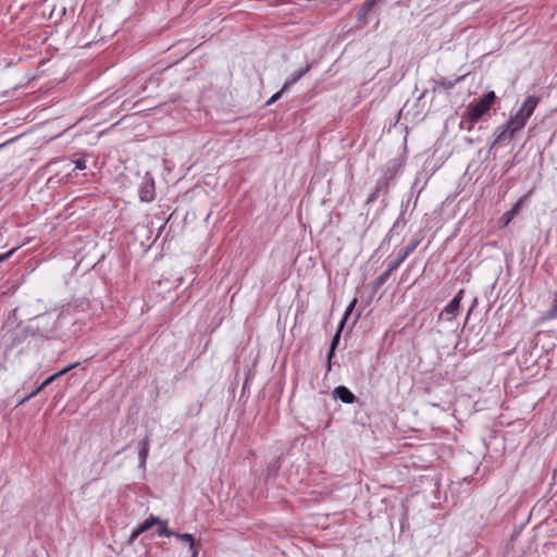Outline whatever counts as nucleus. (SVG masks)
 I'll return each mask as SVG.
<instances>
[{
  "label": "nucleus",
  "instance_id": "nucleus-23",
  "mask_svg": "<svg viewBox=\"0 0 557 557\" xmlns=\"http://www.w3.org/2000/svg\"><path fill=\"white\" fill-rule=\"evenodd\" d=\"M284 91H282V89L280 91H277L276 94H274L268 101H267V106H270L272 103H274L275 101H277L282 95H283Z\"/></svg>",
  "mask_w": 557,
  "mask_h": 557
},
{
  "label": "nucleus",
  "instance_id": "nucleus-4",
  "mask_svg": "<svg viewBox=\"0 0 557 557\" xmlns=\"http://www.w3.org/2000/svg\"><path fill=\"white\" fill-rule=\"evenodd\" d=\"M384 0H367L362 7L359 9V11L357 12V15H356V18H357V22L361 25V26H366L369 24V15L370 13L372 12V10L374 9V7L379 3H382Z\"/></svg>",
  "mask_w": 557,
  "mask_h": 557
},
{
  "label": "nucleus",
  "instance_id": "nucleus-24",
  "mask_svg": "<svg viewBox=\"0 0 557 557\" xmlns=\"http://www.w3.org/2000/svg\"><path fill=\"white\" fill-rule=\"evenodd\" d=\"M75 164V170H84L86 169V161L84 159H77L73 161Z\"/></svg>",
  "mask_w": 557,
  "mask_h": 557
},
{
  "label": "nucleus",
  "instance_id": "nucleus-12",
  "mask_svg": "<svg viewBox=\"0 0 557 557\" xmlns=\"http://www.w3.org/2000/svg\"><path fill=\"white\" fill-rule=\"evenodd\" d=\"M181 541L187 542L189 544V550L191 553V557H197L198 550L195 545L194 536L189 533H177L175 535Z\"/></svg>",
  "mask_w": 557,
  "mask_h": 557
},
{
  "label": "nucleus",
  "instance_id": "nucleus-14",
  "mask_svg": "<svg viewBox=\"0 0 557 557\" xmlns=\"http://www.w3.org/2000/svg\"><path fill=\"white\" fill-rule=\"evenodd\" d=\"M139 461L140 467L145 466L147 457H148V450H149V438L146 436L143 441L139 443Z\"/></svg>",
  "mask_w": 557,
  "mask_h": 557
},
{
  "label": "nucleus",
  "instance_id": "nucleus-9",
  "mask_svg": "<svg viewBox=\"0 0 557 557\" xmlns=\"http://www.w3.org/2000/svg\"><path fill=\"white\" fill-rule=\"evenodd\" d=\"M310 64H306L305 67H301L290 74V76L286 79L282 87V91L288 90L294 84H296L304 75H306L310 71Z\"/></svg>",
  "mask_w": 557,
  "mask_h": 557
},
{
  "label": "nucleus",
  "instance_id": "nucleus-19",
  "mask_svg": "<svg viewBox=\"0 0 557 557\" xmlns=\"http://www.w3.org/2000/svg\"><path fill=\"white\" fill-rule=\"evenodd\" d=\"M529 195H530V193H529V194H527V195H524V196H522V197H521V198H520V199L515 203V206H513L510 210H508V211H509V213H512V216H513V218L518 214V212H519V210L521 209L522 205L527 201V199H528Z\"/></svg>",
  "mask_w": 557,
  "mask_h": 557
},
{
  "label": "nucleus",
  "instance_id": "nucleus-25",
  "mask_svg": "<svg viewBox=\"0 0 557 557\" xmlns=\"http://www.w3.org/2000/svg\"><path fill=\"white\" fill-rule=\"evenodd\" d=\"M15 249H11L10 251L0 255V262L7 260L10 256L14 253Z\"/></svg>",
  "mask_w": 557,
  "mask_h": 557
},
{
  "label": "nucleus",
  "instance_id": "nucleus-10",
  "mask_svg": "<svg viewBox=\"0 0 557 557\" xmlns=\"http://www.w3.org/2000/svg\"><path fill=\"white\" fill-rule=\"evenodd\" d=\"M333 396L344 404H352L356 400V396L346 386H337Z\"/></svg>",
  "mask_w": 557,
  "mask_h": 557
},
{
  "label": "nucleus",
  "instance_id": "nucleus-1",
  "mask_svg": "<svg viewBox=\"0 0 557 557\" xmlns=\"http://www.w3.org/2000/svg\"><path fill=\"white\" fill-rule=\"evenodd\" d=\"M495 92L488 91L484 97L471 101L466 108L461 126H463L465 123H469L468 129H470L485 113L488 112L495 102Z\"/></svg>",
  "mask_w": 557,
  "mask_h": 557
},
{
  "label": "nucleus",
  "instance_id": "nucleus-22",
  "mask_svg": "<svg viewBox=\"0 0 557 557\" xmlns=\"http://www.w3.org/2000/svg\"><path fill=\"white\" fill-rule=\"evenodd\" d=\"M513 219L512 213H509V211H506L503 216L500 218V222L504 226H507L511 220Z\"/></svg>",
  "mask_w": 557,
  "mask_h": 557
},
{
  "label": "nucleus",
  "instance_id": "nucleus-16",
  "mask_svg": "<svg viewBox=\"0 0 557 557\" xmlns=\"http://www.w3.org/2000/svg\"><path fill=\"white\" fill-rule=\"evenodd\" d=\"M395 270H391V264H388L387 269L385 272H383L379 277H376V280L374 281L373 283V286L375 289L380 288L389 277V275L392 274V272H394Z\"/></svg>",
  "mask_w": 557,
  "mask_h": 557
},
{
  "label": "nucleus",
  "instance_id": "nucleus-18",
  "mask_svg": "<svg viewBox=\"0 0 557 557\" xmlns=\"http://www.w3.org/2000/svg\"><path fill=\"white\" fill-rule=\"evenodd\" d=\"M529 195H530V193H529V194H527V195H524V196H522V197H521V198H520V199L515 203V206H513L510 210H508V211H509V213H512V216H513V218L518 214V212H519V210L521 209L522 205L527 201V199H528Z\"/></svg>",
  "mask_w": 557,
  "mask_h": 557
},
{
  "label": "nucleus",
  "instance_id": "nucleus-21",
  "mask_svg": "<svg viewBox=\"0 0 557 557\" xmlns=\"http://www.w3.org/2000/svg\"><path fill=\"white\" fill-rule=\"evenodd\" d=\"M78 366H79V362L70 363L69 366H66L63 369H61L60 371H58V375L63 376L66 373H69L71 370L77 368Z\"/></svg>",
  "mask_w": 557,
  "mask_h": 557
},
{
  "label": "nucleus",
  "instance_id": "nucleus-2",
  "mask_svg": "<svg viewBox=\"0 0 557 557\" xmlns=\"http://www.w3.org/2000/svg\"><path fill=\"white\" fill-rule=\"evenodd\" d=\"M524 126L525 125L522 122L511 116L503 126L497 128L494 144H498L507 138L513 137V135Z\"/></svg>",
  "mask_w": 557,
  "mask_h": 557
},
{
  "label": "nucleus",
  "instance_id": "nucleus-13",
  "mask_svg": "<svg viewBox=\"0 0 557 557\" xmlns=\"http://www.w3.org/2000/svg\"><path fill=\"white\" fill-rule=\"evenodd\" d=\"M61 377L58 375V372L53 373L52 375L48 376L32 394H29L27 397H25L21 403H24L25 400L36 396L39 392H41L46 386L51 384L57 379Z\"/></svg>",
  "mask_w": 557,
  "mask_h": 557
},
{
  "label": "nucleus",
  "instance_id": "nucleus-17",
  "mask_svg": "<svg viewBox=\"0 0 557 557\" xmlns=\"http://www.w3.org/2000/svg\"><path fill=\"white\" fill-rule=\"evenodd\" d=\"M554 300L552 302V306L549 308V310L546 312V319H549V320H553V319H557V293H555L554 295Z\"/></svg>",
  "mask_w": 557,
  "mask_h": 557
},
{
  "label": "nucleus",
  "instance_id": "nucleus-5",
  "mask_svg": "<svg viewBox=\"0 0 557 557\" xmlns=\"http://www.w3.org/2000/svg\"><path fill=\"white\" fill-rule=\"evenodd\" d=\"M420 239L414 238L411 240L410 244H408L404 249L400 250L399 256L396 258V260L392 261L391 270H396L398 267L407 259V257L412 253L416 248L419 246Z\"/></svg>",
  "mask_w": 557,
  "mask_h": 557
},
{
  "label": "nucleus",
  "instance_id": "nucleus-7",
  "mask_svg": "<svg viewBox=\"0 0 557 557\" xmlns=\"http://www.w3.org/2000/svg\"><path fill=\"white\" fill-rule=\"evenodd\" d=\"M156 197L154 182L151 177L141 183L139 189V198L144 202H151Z\"/></svg>",
  "mask_w": 557,
  "mask_h": 557
},
{
  "label": "nucleus",
  "instance_id": "nucleus-3",
  "mask_svg": "<svg viewBox=\"0 0 557 557\" xmlns=\"http://www.w3.org/2000/svg\"><path fill=\"white\" fill-rule=\"evenodd\" d=\"M539 97L535 96H529L523 101L519 110L515 115H512L516 120L522 122L524 125L527 124L530 116L533 114L534 110L536 109L539 104Z\"/></svg>",
  "mask_w": 557,
  "mask_h": 557
},
{
  "label": "nucleus",
  "instance_id": "nucleus-26",
  "mask_svg": "<svg viewBox=\"0 0 557 557\" xmlns=\"http://www.w3.org/2000/svg\"><path fill=\"white\" fill-rule=\"evenodd\" d=\"M3 146H4V144L0 145V148L3 147Z\"/></svg>",
  "mask_w": 557,
  "mask_h": 557
},
{
  "label": "nucleus",
  "instance_id": "nucleus-8",
  "mask_svg": "<svg viewBox=\"0 0 557 557\" xmlns=\"http://www.w3.org/2000/svg\"><path fill=\"white\" fill-rule=\"evenodd\" d=\"M463 290H459L457 295L447 304V306L442 311L441 315H446V319L451 320L457 314L460 301L462 299Z\"/></svg>",
  "mask_w": 557,
  "mask_h": 557
},
{
  "label": "nucleus",
  "instance_id": "nucleus-6",
  "mask_svg": "<svg viewBox=\"0 0 557 557\" xmlns=\"http://www.w3.org/2000/svg\"><path fill=\"white\" fill-rule=\"evenodd\" d=\"M156 522H159V518L158 517H154V516H150L149 518H147L141 524H139L133 532L132 534L129 535V539L127 541V543L129 545H133L134 542L136 541V539L143 534L144 532L148 531L149 529H151L153 525H156Z\"/></svg>",
  "mask_w": 557,
  "mask_h": 557
},
{
  "label": "nucleus",
  "instance_id": "nucleus-20",
  "mask_svg": "<svg viewBox=\"0 0 557 557\" xmlns=\"http://www.w3.org/2000/svg\"><path fill=\"white\" fill-rule=\"evenodd\" d=\"M356 304H357V298H354V299L351 300V302L349 304V306L346 308L345 313H344V317H343V319L341 320V323H343V326L345 325V323H346V321H347L348 317H349V315H350V313L352 312V310H354V308H355Z\"/></svg>",
  "mask_w": 557,
  "mask_h": 557
},
{
  "label": "nucleus",
  "instance_id": "nucleus-15",
  "mask_svg": "<svg viewBox=\"0 0 557 557\" xmlns=\"http://www.w3.org/2000/svg\"><path fill=\"white\" fill-rule=\"evenodd\" d=\"M156 525L158 527L157 533L159 536H173L176 535V532L171 531L168 529V522L159 519V522H156Z\"/></svg>",
  "mask_w": 557,
  "mask_h": 557
},
{
  "label": "nucleus",
  "instance_id": "nucleus-11",
  "mask_svg": "<svg viewBox=\"0 0 557 557\" xmlns=\"http://www.w3.org/2000/svg\"><path fill=\"white\" fill-rule=\"evenodd\" d=\"M343 329H344L343 323H339L338 329H337V331H336V333L333 336V339L331 342L330 351L327 354V359H329L327 369L329 370H331V367H332L331 359L334 356L335 349H336V347H337V345L339 343L341 334H342Z\"/></svg>",
  "mask_w": 557,
  "mask_h": 557
}]
</instances>
